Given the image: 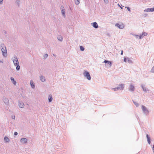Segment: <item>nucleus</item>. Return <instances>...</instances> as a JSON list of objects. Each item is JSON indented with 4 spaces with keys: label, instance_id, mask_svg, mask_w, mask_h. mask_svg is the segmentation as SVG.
Returning <instances> with one entry per match:
<instances>
[{
    "label": "nucleus",
    "instance_id": "4",
    "mask_svg": "<svg viewBox=\"0 0 154 154\" xmlns=\"http://www.w3.org/2000/svg\"><path fill=\"white\" fill-rule=\"evenodd\" d=\"M14 59L13 60V61L14 62V63L15 66H16L18 65H19V61L18 60L17 58L15 55L14 56Z\"/></svg>",
    "mask_w": 154,
    "mask_h": 154
},
{
    "label": "nucleus",
    "instance_id": "31",
    "mask_svg": "<svg viewBox=\"0 0 154 154\" xmlns=\"http://www.w3.org/2000/svg\"><path fill=\"white\" fill-rule=\"evenodd\" d=\"M143 35V36H146L147 35H148V33L146 32H143L142 33Z\"/></svg>",
    "mask_w": 154,
    "mask_h": 154
},
{
    "label": "nucleus",
    "instance_id": "20",
    "mask_svg": "<svg viewBox=\"0 0 154 154\" xmlns=\"http://www.w3.org/2000/svg\"><path fill=\"white\" fill-rule=\"evenodd\" d=\"M3 100L4 102L5 103H8V100L7 98H4Z\"/></svg>",
    "mask_w": 154,
    "mask_h": 154
},
{
    "label": "nucleus",
    "instance_id": "32",
    "mask_svg": "<svg viewBox=\"0 0 154 154\" xmlns=\"http://www.w3.org/2000/svg\"><path fill=\"white\" fill-rule=\"evenodd\" d=\"M48 57V55L47 54H45L44 56V59H46Z\"/></svg>",
    "mask_w": 154,
    "mask_h": 154
},
{
    "label": "nucleus",
    "instance_id": "25",
    "mask_svg": "<svg viewBox=\"0 0 154 154\" xmlns=\"http://www.w3.org/2000/svg\"><path fill=\"white\" fill-rule=\"evenodd\" d=\"M133 103L134 104V105L137 106L138 107L139 106V104L138 103H137L136 102H135V101L133 100Z\"/></svg>",
    "mask_w": 154,
    "mask_h": 154
},
{
    "label": "nucleus",
    "instance_id": "19",
    "mask_svg": "<svg viewBox=\"0 0 154 154\" xmlns=\"http://www.w3.org/2000/svg\"><path fill=\"white\" fill-rule=\"evenodd\" d=\"M40 78L41 81L42 82H44L45 80V77L42 75L41 76Z\"/></svg>",
    "mask_w": 154,
    "mask_h": 154
},
{
    "label": "nucleus",
    "instance_id": "41",
    "mask_svg": "<svg viewBox=\"0 0 154 154\" xmlns=\"http://www.w3.org/2000/svg\"><path fill=\"white\" fill-rule=\"evenodd\" d=\"M3 0H0V4H1L2 3Z\"/></svg>",
    "mask_w": 154,
    "mask_h": 154
},
{
    "label": "nucleus",
    "instance_id": "39",
    "mask_svg": "<svg viewBox=\"0 0 154 154\" xmlns=\"http://www.w3.org/2000/svg\"><path fill=\"white\" fill-rule=\"evenodd\" d=\"M11 117H12V119H15V116H14L12 115Z\"/></svg>",
    "mask_w": 154,
    "mask_h": 154
},
{
    "label": "nucleus",
    "instance_id": "1",
    "mask_svg": "<svg viewBox=\"0 0 154 154\" xmlns=\"http://www.w3.org/2000/svg\"><path fill=\"white\" fill-rule=\"evenodd\" d=\"M1 48L3 56L5 57H6L8 56V54L6 47L4 44H1Z\"/></svg>",
    "mask_w": 154,
    "mask_h": 154
},
{
    "label": "nucleus",
    "instance_id": "27",
    "mask_svg": "<svg viewBox=\"0 0 154 154\" xmlns=\"http://www.w3.org/2000/svg\"><path fill=\"white\" fill-rule=\"evenodd\" d=\"M143 90L144 92L146 93L147 91H149V89L146 88V87H145L144 88H143Z\"/></svg>",
    "mask_w": 154,
    "mask_h": 154
},
{
    "label": "nucleus",
    "instance_id": "33",
    "mask_svg": "<svg viewBox=\"0 0 154 154\" xmlns=\"http://www.w3.org/2000/svg\"><path fill=\"white\" fill-rule=\"evenodd\" d=\"M125 8H127L128 10L129 11H131V9L130 7H125Z\"/></svg>",
    "mask_w": 154,
    "mask_h": 154
},
{
    "label": "nucleus",
    "instance_id": "29",
    "mask_svg": "<svg viewBox=\"0 0 154 154\" xmlns=\"http://www.w3.org/2000/svg\"><path fill=\"white\" fill-rule=\"evenodd\" d=\"M143 35L142 34L141 35H139V39H141L142 38H143Z\"/></svg>",
    "mask_w": 154,
    "mask_h": 154
},
{
    "label": "nucleus",
    "instance_id": "18",
    "mask_svg": "<svg viewBox=\"0 0 154 154\" xmlns=\"http://www.w3.org/2000/svg\"><path fill=\"white\" fill-rule=\"evenodd\" d=\"M4 140L6 142H8L10 141L9 138L6 136L4 137Z\"/></svg>",
    "mask_w": 154,
    "mask_h": 154
},
{
    "label": "nucleus",
    "instance_id": "3",
    "mask_svg": "<svg viewBox=\"0 0 154 154\" xmlns=\"http://www.w3.org/2000/svg\"><path fill=\"white\" fill-rule=\"evenodd\" d=\"M142 109L143 113L146 115H147L149 113V111L145 106L142 105Z\"/></svg>",
    "mask_w": 154,
    "mask_h": 154
},
{
    "label": "nucleus",
    "instance_id": "13",
    "mask_svg": "<svg viewBox=\"0 0 154 154\" xmlns=\"http://www.w3.org/2000/svg\"><path fill=\"white\" fill-rule=\"evenodd\" d=\"M19 106L20 108H22L24 107V105L23 102L20 101L19 102Z\"/></svg>",
    "mask_w": 154,
    "mask_h": 154
},
{
    "label": "nucleus",
    "instance_id": "44",
    "mask_svg": "<svg viewBox=\"0 0 154 154\" xmlns=\"http://www.w3.org/2000/svg\"><path fill=\"white\" fill-rule=\"evenodd\" d=\"M0 62L1 63H3V61L2 60H1L0 61Z\"/></svg>",
    "mask_w": 154,
    "mask_h": 154
},
{
    "label": "nucleus",
    "instance_id": "11",
    "mask_svg": "<svg viewBox=\"0 0 154 154\" xmlns=\"http://www.w3.org/2000/svg\"><path fill=\"white\" fill-rule=\"evenodd\" d=\"M144 11L146 12H153L154 11V8H147L145 9Z\"/></svg>",
    "mask_w": 154,
    "mask_h": 154
},
{
    "label": "nucleus",
    "instance_id": "7",
    "mask_svg": "<svg viewBox=\"0 0 154 154\" xmlns=\"http://www.w3.org/2000/svg\"><path fill=\"white\" fill-rule=\"evenodd\" d=\"M124 85L122 84H119L118 86L117 87L116 89L117 90H122L124 89Z\"/></svg>",
    "mask_w": 154,
    "mask_h": 154
},
{
    "label": "nucleus",
    "instance_id": "35",
    "mask_svg": "<svg viewBox=\"0 0 154 154\" xmlns=\"http://www.w3.org/2000/svg\"><path fill=\"white\" fill-rule=\"evenodd\" d=\"M104 2L106 3V4H107L108 3V2H109V1L108 0H104Z\"/></svg>",
    "mask_w": 154,
    "mask_h": 154
},
{
    "label": "nucleus",
    "instance_id": "30",
    "mask_svg": "<svg viewBox=\"0 0 154 154\" xmlns=\"http://www.w3.org/2000/svg\"><path fill=\"white\" fill-rule=\"evenodd\" d=\"M128 57H124V62H127L128 60Z\"/></svg>",
    "mask_w": 154,
    "mask_h": 154
},
{
    "label": "nucleus",
    "instance_id": "23",
    "mask_svg": "<svg viewBox=\"0 0 154 154\" xmlns=\"http://www.w3.org/2000/svg\"><path fill=\"white\" fill-rule=\"evenodd\" d=\"M20 1L19 0H17L16 1V4L17 5L18 7H19L20 6Z\"/></svg>",
    "mask_w": 154,
    "mask_h": 154
},
{
    "label": "nucleus",
    "instance_id": "10",
    "mask_svg": "<svg viewBox=\"0 0 154 154\" xmlns=\"http://www.w3.org/2000/svg\"><path fill=\"white\" fill-rule=\"evenodd\" d=\"M20 141L23 143H27V139L25 138H22L21 139Z\"/></svg>",
    "mask_w": 154,
    "mask_h": 154
},
{
    "label": "nucleus",
    "instance_id": "16",
    "mask_svg": "<svg viewBox=\"0 0 154 154\" xmlns=\"http://www.w3.org/2000/svg\"><path fill=\"white\" fill-rule=\"evenodd\" d=\"M48 101L49 102H51L53 100V98L51 94L49 95L48 96Z\"/></svg>",
    "mask_w": 154,
    "mask_h": 154
},
{
    "label": "nucleus",
    "instance_id": "12",
    "mask_svg": "<svg viewBox=\"0 0 154 154\" xmlns=\"http://www.w3.org/2000/svg\"><path fill=\"white\" fill-rule=\"evenodd\" d=\"M129 89L130 91H134L135 90L134 86L132 84H131L129 88Z\"/></svg>",
    "mask_w": 154,
    "mask_h": 154
},
{
    "label": "nucleus",
    "instance_id": "38",
    "mask_svg": "<svg viewBox=\"0 0 154 154\" xmlns=\"http://www.w3.org/2000/svg\"><path fill=\"white\" fill-rule=\"evenodd\" d=\"M14 135H15V136H16L17 135V134H18V133L17 132H15L14 133Z\"/></svg>",
    "mask_w": 154,
    "mask_h": 154
},
{
    "label": "nucleus",
    "instance_id": "5",
    "mask_svg": "<svg viewBox=\"0 0 154 154\" xmlns=\"http://www.w3.org/2000/svg\"><path fill=\"white\" fill-rule=\"evenodd\" d=\"M115 26H116L117 27H118L120 29H123L125 26L124 24L122 23L121 24H119V23H117L116 24Z\"/></svg>",
    "mask_w": 154,
    "mask_h": 154
},
{
    "label": "nucleus",
    "instance_id": "26",
    "mask_svg": "<svg viewBox=\"0 0 154 154\" xmlns=\"http://www.w3.org/2000/svg\"><path fill=\"white\" fill-rule=\"evenodd\" d=\"M80 50L82 51H83L85 50L84 48L82 46H80Z\"/></svg>",
    "mask_w": 154,
    "mask_h": 154
},
{
    "label": "nucleus",
    "instance_id": "24",
    "mask_svg": "<svg viewBox=\"0 0 154 154\" xmlns=\"http://www.w3.org/2000/svg\"><path fill=\"white\" fill-rule=\"evenodd\" d=\"M127 62L130 64H131L133 63L132 61L128 57V59H127Z\"/></svg>",
    "mask_w": 154,
    "mask_h": 154
},
{
    "label": "nucleus",
    "instance_id": "34",
    "mask_svg": "<svg viewBox=\"0 0 154 154\" xmlns=\"http://www.w3.org/2000/svg\"><path fill=\"white\" fill-rule=\"evenodd\" d=\"M151 72H154V66L152 68L151 70Z\"/></svg>",
    "mask_w": 154,
    "mask_h": 154
},
{
    "label": "nucleus",
    "instance_id": "9",
    "mask_svg": "<svg viewBox=\"0 0 154 154\" xmlns=\"http://www.w3.org/2000/svg\"><path fill=\"white\" fill-rule=\"evenodd\" d=\"M91 25L95 29H97L98 28V25L97 23L95 22L92 23Z\"/></svg>",
    "mask_w": 154,
    "mask_h": 154
},
{
    "label": "nucleus",
    "instance_id": "17",
    "mask_svg": "<svg viewBox=\"0 0 154 154\" xmlns=\"http://www.w3.org/2000/svg\"><path fill=\"white\" fill-rule=\"evenodd\" d=\"M57 38L58 40L61 42L62 41L63 39L62 36L60 35H58L57 37Z\"/></svg>",
    "mask_w": 154,
    "mask_h": 154
},
{
    "label": "nucleus",
    "instance_id": "22",
    "mask_svg": "<svg viewBox=\"0 0 154 154\" xmlns=\"http://www.w3.org/2000/svg\"><path fill=\"white\" fill-rule=\"evenodd\" d=\"M75 4L78 5L79 4L80 0H74Z\"/></svg>",
    "mask_w": 154,
    "mask_h": 154
},
{
    "label": "nucleus",
    "instance_id": "6",
    "mask_svg": "<svg viewBox=\"0 0 154 154\" xmlns=\"http://www.w3.org/2000/svg\"><path fill=\"white\" fill-rule=\"evenodd\" d=\"M105 63L106 65H107L108 64L109 67H111L112 65V62L109 61L107 60H105L104 62H103V63Z\"/></svg>",
    "mask_w": 154,
    "mask_h": 154
},
{
    "label": "nucleus",
    "instance_id": "8",
    "mask_svg": "<svg viewBox=\"0 0 154 154\" xmlns=\"http://www.w3.org/2000/svg\"><path fill=\"white\" fill-rule=\"evenodd\" d=\"M60 9L61 10L62 14V15L64 17H65V11L64 9V8L63 6H61V7L60 8Z\"/></svg>",
    "mask_w": 154,
    "mask_h": 154
},
{
    "label": "nucleus",
    "instance_id": "28",
    "mask_svg": "<svg viewBox=\"0 0 154 154\" xmlns=\"http://www.w3.org/2000/svg\"><path fill=\"white\" fill-rule=\"evenodd\" d=\"M16 69L17 70V71H19L20 69V66L19 65H16Z\"/></svg>",
    "mask_w": 154,
    "mask_h": 154
},
{
    "label": "nucleus",
    "instance_id": "42",
    "mask_svg": "<svg viewBox=\"0 0 154 154\" xmlns=\"http://www.w3.org/2000/svg\"><path fill=\"white\" fill-rule=\"evenodd\" d=\"M152 149V150L153 151V152L154 153V146H153Z\"/></svg>",
    "mask_w": 154,
    "mask_h": 154
},
{
    "label": "nucleus",
    "instance_id": "2",
    "mask_svg": "<svg viewBox=\"0 0 154 154\" xmlns=\"http://www.w3.org/2000/svg\"><path fill=\"white\" fill-rule=\"evenodd\" d=\"M83 75L84 77L86 78L88 80H90L91 79V76L89 72L84 70L83 72Z\"/></svg>",
    "mask_w": 154,
    "mask_h": 154
},
{
    "label": "nucleus",
    "instance_id": "40",
    "mask_svg": "<svg viewBox=\"0 0 154 154\" xmlns=\"http://www.w3.org/2000/svg\"><path fill=\"white\" fill-rule=\"evenodd\" d=\"M123 50H122L121 51V55H122L123 54Z\"/></svg>",
    "mask_w": 154,
    "mask_h": 154
},
{
    "label": "nucleus",
    "instance_id": "45",
    "mask_svg": "<svg viewBox=\"0 0 154 154\" xmlns=\"http://www.w3.org/2000/svg\"><path fill=\"white\" fill-rule=\"evenodd\" d=\"M53 56H56V55H55L54 54H53Z\"/></svg>",
    "mask_w": 154,
    "mask_h": 154
},
{
    "label": "nucleus",
    "instance_id": "21",
    "mask_svg": "<svg viewBox=\"0 0 154 154\" xmlns=\"http://www.w3.org/2000/svg\"><path fill=\"white\" fill-rule=\"evenodd\" d=\"M10 79L14 84L15 85L16 84V81L14 79L13 77H11L10 78Z\"/></svg>",
    "mask_w": 154,
    "mask_h": 154
},
{
    "label": "nucleus",
    "instance_id": "14",
    "mask_svg": "<svg viewBox=\"0 0 154 154\" xmlns=\"http://www.w3.org/2000/svg\"><path fill=\"white\" fill-rule=\"evenodd\" d=\"M146 136L148 143L149 144H150L151 142L150 138L149 135L147 134H146Z\"/></svg>",
    "mask_w": 154,
    "mask_h": 154
},
{
    "label": "nucleus",
    "instance_id": "43",
    "mask_svg": "<svg viewBox=\"0 0 154 154\" xmlns=\"http://www.w3.org/2000/svg\"><path fill=\"white\" fill-rule=\"evenodd\" d=\"M136 36L137 38H138V37H139V35H136Z\"/></svg>",
    "mask_w": 154,
    "mask_h": 154
},
{
    "label": "nucleus",
    "instance_id": "37",
    "mask_svg": "<svg viewBox=\"0 0 154 154\" xmlns=\"http://www.w3.org/2000/svg\"><path fill=\"white\" fill-rule=\"evenodd\" d=\"M141 87L142 88L143 90V88L145 87L144 86L143 84L141 85Z\"/></svg>",
    "mask_w": 154,
    "mask_h": 154
},
{
    "label": "nucleus",
    "instance_id": "15",
    "mask_svg": "<svg viewBox=\"0 0 154 154\" xmlns=\"http://www.w3.org/2000/svg\"><path fill=\"white\" fill-rule=\"evenodd\" d=\"M30 85L32 88H35V84L32 80H31L30 81Z\"/></svg>",
    "mask_w": 154,
    "mask_h": 154
},
{
    "label": "nucleus",
    "instance_id": "36",
    "mask_svg": "<svg viewBox=\"0 0 154 154\" xmlns=\"http://www.w3.org/2000/svg\"><path fill=\"white\" fill-rule=\"evenodd\" d=\"M112 90H113L114 91H117L118 90H117V89H116V87L112 88Z\"/></svg>",
    "mask_w": 154,
    "mask_h": 154
}]
</instances>
